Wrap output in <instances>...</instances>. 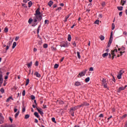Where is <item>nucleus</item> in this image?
<instances>
[{
  "label": "nucleus",
  "mask_w": 127,
  "mask_h": 127,
  "mask_svg": "<svg viewBox=\"0 0 127 127\" xmlns=\"http://www.w3.org/2000/svg\"><path fill=\"white\" fill-rule=\"evenodd\" d=\"M35 16L33 17V18H30L28 20V23L30 24L33 21V24L32 26H36L38 24V22L41 21L42 20V13L40 12V7H38L35 11L34 14Z\"/></svg>",
  "instance_id": "f257e3e1"
},
{
  "label": "nucleus",
  "mask_w": 127,
  "mask_h": 127,
  "mask_svg": "<svg viewBox=\"0 0 127 127\" xmlns=\"http://www.w3.org/2000/svg\"><path fill=\"white\" fill-rule=\"evenodd\" d=\"M87 71H88L87 69H85L80 72L77 75L78 78H81V77H83V76H85Z\"/></svg>",
  "instance_id": "f03ea898"
},
{
  "label": "nucleus",
  "mask_w": 127,
  "mask_h": 127,
  "mask_svg": "<svg viewBox=\"0 0 127 127\" xmlns=\"http://www.w3.org/2000/svg\"><path fill=\"white\" fill-rule=\"evenodd\" d=\"M112 41H113V32H112L111 33L110 40L109 41V43L108 44L107 47H110V46H111V44H112Z\"/></svg>",
  "instance_id": "7ed1b4c3"
},
{
  "label": "nucleus",
  "mask_w": 127,
  "mask_h": 127,
  "mask_svg": "<svg viewBox=\"0 0 127 127\" xmlns=\"http://www.w3.org/2000/svg\"><path fill=\"white\" fill-rule=\"evenodd\" d=\"M102 85L104 87V88H108V83H107V80L105 78H103L102 81Z\"/></svg>",
  "instance_id": "20e7f679"
},
{
  "label": "nucleus",
  "mask_w": 127,
  "mask_h": 127,
  "mask_svg": "<svg viewBox=\"0 0 127 127\" xmlns=\"http://www.w3.org/2000/svg\"><path fill=\"white\" fill-rule=\"evenodd\" d=\"M3 81V78H2V72L0 70V87H1V84Z\"/></svg>",
  "instance_id": "39448f33"
},
{
  "label": "nucleus",
  "mask_w": 127,
  "mask_h": 127,
  "mask_svg": "<svg viewBox=\"0 0 127 127\" xmlns=\"http://www.w3.org/2000/svg\"><path fill=\"white\" fill-rule=\"evenodd\" d=\"M124 70H121L119 72V73L118 74V75L117 76V78L118 79H122V75H123V74H124Z\"/></svg>",
  "instance_id": "423d86ee"
},
{
  "label": "nucleus",
  "mask_w": 127,
  "mask_h": 127,
  "mask_svg": "<svg viewBox=\"0 0 127 127\" xmlns=\"http://www.w3.org/2000/svg\"><path fill=\"white\" fill-rule=\"evenodd\" d=\"M77 109H78V108L77 107V106L73 107L70 108L69 112L74 113V112H75V111H76V110H77Z\"/></svg>",
  "instance_id": "0eeeda50"
},
{
  "label": "nucleus",
  "mask_w": 127,
  "mask_h": 127,
  "mask_svg": "<svg viewBox=\"0 0 127 127\" xmlns=\"http://www.w3.org/2000/svg\"><path fill=\"white\" fill-rule=\"evenodd\" d=\"M37 110L38 111V113L40 114L41 116H43L44 115V113L42 111V109H38V108H37Z\"/></svg>",
  "instance_id": "6e6552de"
},
{
  "label": "nucleus",
  "mask_w": 127,
  "mask_h": 127,
  "mask_svg": "<svg viewBox=\"0 0 127 127\" xmlns=\"http://www.w3.org/2000/svg\"><path fill=\"white\" fill-rule=\"evenodd\" d=\"M10 45H11V43L10 42H9L5 48L6 51H7V50L9 49V47H10Z\"/></svg>",
  "instance_id": "1a4fd4ad"
},
{
  "label": "nucleus",
  "mask_w": 127,
  "mask_h": 127,
  "mask_svg": "<svg viewBox=\"0 0 127 127\" xmlns=\"http://www.w3.org/2000/svg\"><path fill=\"white\" fill-rule=\"evenodd\" d=\"M10 100H12V101H13V98H12V96H10L9 98H8L6 101V103H8L9 102H10Z\"/></svg>",
  "instance_id": "9d476101"
},
{
  "label": "nucleus",
  "mask_w": 127,
  "mask_h": 127,
  "mask_svg": "<svg viewBox=\"0 0 127 127\" xmlns=\"http://www.w3.org/2000/svg\"><path fill=\"white\" fill-rule=\"evenodd\" d=\"M35 76H36V77H38V78H40V77H41V75H40V74L39 73H38V72H36L34 73Z\"/></svg>",
  "instance_id": "9b49d317"
},
{
  "label": "nucleus",
  "mask_w": 127,
  "mask_h": 127,
  "mask_svg": "<svg viewBox=\"0 0 127 127\" xmlns=\"http://www.w3.org/2000/svg\"><path fill=\"white\" fill-rule=\"evenodd\" d=\"M3 120H4L3 116H2L1 115H0V124H1V122H2Z\"/></svg>",
  "instance_id": "f8f14e48"
},
{
  "label": "nucleus",
  "mask_w": 127,
  "mask_h": 127,
  "mask_svg": "<svg viewBox=\"0 0 127 127\" xmlns=\"http://www.w3.org/2000/svg\"><path fill=\"white\" fill-rule=\"evenodd\" d=\"M108 55V53H105L102 55V57H103V58H105V57H107Z\"/></svg>",
  "instance_id": "ddd939ff"
},
{
  "label": "nucleus",
  "mask_w": 127,
  "mask_h": 127,
  "mask_svg": "<svg viewBox=\"0 0 127 127\" xmlns=\"http://www.w3.org/2000/svg\"><path fill=\"white\" fill-rule=\"evenodd\" d=\"M52 4H53V1H52V0H50V1L48 2V5H49V6H50V7H51V6H52Z\"/></svg>",
  "instance_id": "4468645a"
},
{
  "label": "nucleus",
  "mask_w": 127,
  "mask_h": 127,
  "mask_svg": "<svg viewBox=\"0 0 127 127\" xmlns=\"http://www.w3.org/2000/svg\"><path fill=\"white\" fill-rule=\"evenodd\" d=\"M69 17H70V15H67L65 16L64 22H66L67 21V19H68Z\"/></svg>",
  "instance_id": "2eb2a0df"
},
{
  "label": "nucleus",
  "mask_w": 127,
  "mask_h": 127,
  "mask_svg": "<svg viewBox=\"0 0 127 127\" xmlns=\"http://www.w3.org/2000/svg\"><path fill=\"white\" fill-rule=\"evenodd\" d=\"M28 68H30L31 66H32V62H31L30 63L27 64Z\"/></svg>",
  "instance_id": "dca6fc26"
},
{
  "label": "nucleus",
  "mask_w": 127,
  "mask_h": 127,
  "mask_svg": "<svg viewBox=\"0 0 127 127\" xmlns=\"http://www.w3.org/2000/svg\"><path fill=\"white\" fill-rule=\"evenodd\" d=\"M99 38L101 40V41H103V40H104L105 39V37L103 35H101L100 36H99Z\"/></svg>",
  "instance_id": "f3484780"
},
{
  "label": "nucleus",
  "mask_w": 127,
  "mask_h": 127,
  "mask_svg": "<svg viewBox=\"0 0 127 127\" xmlns=\"http://www.w3.org/2000/svg\"><path fill=\"white\" fill-rule=\"evenodd\" d=\"M34 116L36 117V118H38V119H39V115L38 114V113L37 112H35L34 113Z\"/></svg>",
  "instance_id": "a211bd4d"
},
{
  "label": "nucleus",
  "mask_w": 127,
  "mask_h": 127,
  "mask_svg": "<svg viewBox=\"0 0 127 127\" xmlns=\"http://www.w3.org/2000/svg\"><path fill=\"white\" fill-rule=\"evenodd\" d=\"M15 46H16V42H14L12 45V49H14V48H15Z\"/></svg>",
  "instance_id": "6ab92c4d"
},
{
  "label": "nucleus",
  "mask_w": 127,
  "mask_h": 127,
  "mask_svg": "<svg viewBox=\"0 0 127 127\" xmlns=\"http://www.w3.org/2000/svg\"><path fill=\"white\" fill-rule=\"evenodd\" d=\"M71 38H72L71 37V35L68 34V36H67V40H68V41H70L71 40Z\"/></svg>",
  "instance_id": "aec40b11"
},
{
  "label": "nucleus",
  "mask_w": 127,
  "mask_h": 127,
  "mask_svg": "<svg viewBox=\"0 0 127 127\" xmlns=\"http://www.w3.org/2000/svg\"><path fill=\"white\" fill-rule=\"evenodd\" d=\"M126 89V87H121L119 88V92H121V91H123V90H125Z\"/></svg>",
  "instance_id": "412c9836"
},
{
  "label": "nucleus",
  "mask_w": 127,
  "mask_h": 127,
  "mask_svg": "<svg viewBox=\"0 0 127 127\" xmlns=\"http://www.w3.org/2000/svg\"><path fill=\"white\" fill-rule=\"evenodd\" d=\"M4 127H13V126L12 125H7L6 124Z\"/></svg>",
  "instance_id": "4be33fe9"
},
{
  "label": "nucleus",
  "mask_w": 127,
  "mask_h": 127,
  "mask_svg": "<svg viewBox=\"0 0 127 127\" xmlns=\"http://www.w3.org/2000/svg\"><path fill=\"white\" fill-rule=\"evenodd\" d=\"M28 7H31V5H32V2L30 1L28 3Z\"/></svg>",
  "instance_id": "5701e85b"
},
{
  "label": "nucleus",
  "mask_w": 127,
  "mask_h": 127,
  "mask_svg": "<svg viewBox=\"0 0 127 127\" xmlns=\"http://www.w3.org/2000/svg\"><path fill=\"white\" fill-rule=\"evenodd\" d=\"M60 46L61 47H68L67 46V44H65L60 45Z\"/></svg>",
  "instance_id": "b1692460"
},
{
  "label": "nucleus",
  "mask_w": 127,
  "mask_h": 127,
  "mask_svg": "<svg viewBox=\"0 0 127 127\" xmlns=\"http://www.w3.org/2000/svg\"><path fill=\"white\" fill-rule=\"evenodd\" d=\"M89 81H90V77H87L85 79V83H88V82H89Z\"/></svg>",
  "instance_id": "393cba45"
},
{
  "label": "nucleus",
  "mask_w": 127,
  "mask_h": 127,
  "mask_svg": "<svg viewBox=\"0 0 127 127\" xmlns=\"http://www.w3.org/2000/svg\"><path fill=\"white\" fill-rule=\"evenodd\" d=\"M77 57H78V59H81V56H80V52H77Z\"/></svg>",
  "instance_id": "a878e982"
},
{
  "label": "nucleus",
  "mask_w": 127,
  "mask_h": 127,
  "mask_svg": "<svg viewBox=\"0 0 127 127\" xmlns=\"http://www.w3.org/2000/svg\"><path fill=\"white\" fill-rule=\"evenodd\" d=\"M58 67H59V64H56L54 65L55 69H57V68H58Z\"/></svg>",
  "instance_id": "bb28decb"
},
{
  "label": "nucleus",
  "mask_w": 127,
  "mask_h": 127,
  "mask_svg": "<svg viewBox=\"0 0 127 127\" xmlns=\"http://www.w3.org/2000/svg\"><path fill=\"white\" fill-rule=\"evenodd\" d=\"M117 8L119 10L122 11V10H123V6H118V7H117Z\"/></svg>",
  "instance_id": "cd10ccee"
},
{
  "label": "nucleus",
  "mask_w": 127,
  "mask_h": 127,
  "mask_svg": "<svg viewBox=\"0 0 127 127\" xmlns=\"http://www.w3.org/2000/svg\"><path fill=\"white\" fill-rule=\"evenodd\" d=\"M18 115H19V111H18L15 114V119H16L17 118V117L18 116Z\"/></svg>",
  "instance_id": "c85d7f7f"
},
{
  "label": "nucleus",
  "mask_w": 127,
  "mask_h": 127,
  "mask_svg": "<svg viewBox=\"0 0 127 127\" xmlns=\"http://www.w3.org/2000/svg\"><path fill=\"white\" fill-rule=\"evenodd\" d=\"M29 84V79L26 80L25 86H27Z\"/></svg>",
  "instance_id": "c756f323"
},
{
  "label": "nucleus",
  "mask_w": 127,
  "mask_h": 127,
  "mask_svg": "<svg viewBox=\"0 0 127 127\" xmlns=\"http://www.w3.org/2000/svg\"><path fill=\"white\" fill-rule=\"evenodd\" d=\"M77 108H81V107H84V103H83L80 105H78L76 106Z\"/></svg>",
  "instance_id": "7c9ffc66"
},
{
  "label": "nucleus",
  "mask_w": 127,
  "mask_h": 127,
  "mask_svg": "<svg viewBox=\"0 0 127 127\" xmlns=\"http://www.w3.org/2000/svg\"><path fill=\"white\" fill-rule=\"evenodd\" d=\"M121 3H122V5H125V3H126V1L124 0H121Z\"/></svg>",
  "instance_id": "2f4dec72"
},
{
  "label": "nucleus",
  "mask_w": 127,
  "mask_h": 127,
  "mask_svg": "<svg viewBox=\"0 0 127 127\" xmlns=\"http://www.w3.org/2000/svg\"><path fill=\"white\" fill-rule=\"evenodd\" d=\"M44 48H47L48 47V45L47 44H44L43 45Z\"/></svg>",
  "instance_id": "473e14b6"
},
{
  "label": "nucleus",
  "mask_w": 127,
  "mask_h": 127,
  "mask_svg": "<svg viewBox=\"0 0 127 127\" xmlns=\"http://www.w3.org/2000/svg\"><path fill=\"white\" fill-rule=\"evenodd\" d=\"M52 121L53 123H55V124H56V121L55 120V118H52Z\"/></svg>",
  "instance_id": "72a5a7b5"
},
{
  "label": "nucleus",
  "mask_w": 127,
  "mask_h": 127,
  "mask_svg": "<svg viewBox=\"0 0 127 127\" xmlns=\"http://www.w3.org/2000/svg\"><path fill=\"white\" fill-rule=\"evenodd\" d=\"M4 32L6 33L8 32V28L7 27H5L4 29Z\"/></svg>",
  "instance_id": "f704fd0d"
},
{
  "label": "nucleus",
  "mask_w": 127,
  "mask_h": 127,
  "mask_svg": "<svg viewBox=\"0 0 127 127\" xmlns=\"http://www.w3.org/2000/svg\"><path fill=\"white\" fill-rule=\"evenodd\" d=\"M115 23H112V30H114V29H115Z\"/></svg>",
  "instance_id": "c9c22d12"
},
{
  "label": "nucleus",
  "mask_w": 127,
  "mask_h": 127,
  "mask_svg": "<svg viewBox=\"0 0 127 127\" xmlns=\"http://www.w3.org/2000/svg\"><path fill=\"white\" fill-rule=\"evenodd\" d=\"M49 24V20H45V24Z\"/></svg>",
  "instance_id": "e433bc0d"
},
{
  "label": "nucleus",
  "mask_w": 127,
  "mask_h": 127,
  "mask_svg": "<svg viewBox=\"0 0 127 127\" xmlns=\"http://www.w3.org/2000/svg\"><path fill=\"white\" fill-rule=\"evenodd\" d=\"M100 22V20H96L95 21V22H94V23L95 24H99V23Z\"/></svg>",
  "instance_id": "4c0bfd02"
},
{
  "label": "nucleus",
  "mask_w": 127,
  "mask_h": 127,
  "mask_svg": "<svg viewBox=\"0 0 127 127\" xmlns=\"http://www.w3.org/2000/svg\"><path fill=\"white\" fill-rule=\"evenodd\" d=\"M84 106H89L90 104L88 103L87 102H83Z\"/></svg>",
  "instance_id": "58836bf2"
},
{
  "label": "nucleus",
  "mask_w": 127,
  "mask_h": 127,
  "mask_svg": "<svg viewBox=\"0 0 127 127\" xmlns=\"http://www.w3.org/2000/svg\"><path fill=\"white\" fill-rule=\"evenodd\" d=\"M0 92L2 93V94H3L4 93V89L3 88H1Z\"/></svg>",
  "instance_id": "ea45409f"
},
{
  "label": "nucleus",
  "mask_w": 127,
  "mask_h": 127,
  "mask_svg": "<svg viewBox=\"0 0 127 127\" xmlns=\"http://www.w3.org/2000/svg\"><path fill=\"white\" fill-rule=\"evenodd\" d=\"M75 86H80V83L79 82L77 81L75 83Z\"/></svg>",
  "instance_id": "a19ab883"
},
{
  "label": "nucleus",
  "mask_w": 127,
  "mask_h": 127,
  "mask_svg": "<svg viewBox=\"0 0 127 127\" xmlns=\"http://www.w3.org/2000/svg\"><path fill=\"white\" fill-rule=\"evenodd\" d=\"M29 118V115L27 114L25 116V119H27Z\"/></svg>",
  "instance_id": "79ce46f5"
},
{
  "label": "nucleus",
  "mask_w": 127,
  "mask_h": 127,
  "mask_svg": "<svg viewBox=\"0 0 127 127\" xmlns=\"http://www.w3.org/2000/svg\"><path fill=\"white\" fill-rule=\"evenodd\" d=\"M121 50H125V47H122L121 49V48H118V51H120Z\"/></svg>",
  "instance_id": "37998d69"
},
{
  "label": "nucleus",
  "mask_w": 127,
  "mask_h": 127,
  "mask_svg": "<svg viewBox=\"0 0 127 127\" xmlns=\"http://www.w3.org/2000/svg\"><path fill=\"white\" fill-rule=\"evenodd\" d=\"M39 64V63H38V61H36V62H35V66H36V67H37V66H38Z\"/></svg>",
  "instance_id": "c03bdc74"
},
{
  "label": "nucleus",
  "mask_w": 127,
  "mask_h": 127,
  "mask_svg": "<svg viewBox=\"0 0 127 127\" xmlns=\"http://www.w3.org/2000/svg\"><path fill=\"white\" fill-rule=\"evenodd\" d=\"M112 118H113V116H111L109 118H108L107 119V120H108L107 123H109V121H110V120H111V119H112Z\"/></svg>",
  "instance_id": "a18cd8bd"
},
{
  "label": "nucleus",
  "mask_w": 127,
  "mask_h": 127,
  "mask_svg": "<svg viewBox=\"0 0 127 127\" xmlns=\"http://www.w3.org/2000/svg\"><path fill=\"white\" fill-rule=\"evenodd\" d=\"M111 54L112 55V56H114V55H116L115 54V52H114L113 51H111Z\"/></svg>",
  "instance_id": "49530a36"
},
{
  "label": "nucleus",
  "mask_w": 127,
  "mask_h": 127,
  "mask_svg": "<svg viewBox=\"0 0 127 127\" xmlns=\"http://www.w3.org/2000/svg\"><path fill=\"white\" fill-rule=\"evenodd\" d=\"M23 96H25V90H23L22 93Z\"/></svg>",
  "instance_id": "de8ad7c7"
},
{
  "label": "nucleus",
  "mask_w": 127,
  "mask_h": 127,
  "mask_svg": "<svg viewBox=\"0 0 127 127\" xmlns=\"http://www.w3.org/2000/svg\"><path fill=\"white\" fill-rule=\"evenodd\" d=\"M61 9H62V7H59L56 10H59V11H60V10H61Z\"/></svg>",
  "instance_id": "09e8293b"
},
{
  "label": "nucleus",
  "mask_w": 127,
  "mask_h": 127,
  "mask_svg": "<svg viewBox=\"0 0 127 127\" xmlns=\"http://www.w3.org/2000/svg\"><path fill=\"white\" fill-rule=\"evenodd\" d=\"M123 35H125V36H127V31L123 32Z\"/></svg>",
  "instance_id": "8fccbe9b"
},
{
  "label": "nucleus",
  "mask_w": 127,
  "mask_h": 127,
  "mask_svg": "<svg viewBox=\"0 0 127 127\" xmlns=\"http://www.w3.org/2000/svg\"><path fill=\"white\" fill-rule=\"evenodd\" d=\"M72 45H73V46L76 47V42L75 41L72 42Z\"/></svg>",
  "instance_id": "3c124183"
},
{
  "label": "nucleus",
  "mask_w": 127,
  "mask_h": 127,
  "mask_svg": "<svg viewBox=\"0 0 127 127\" xmlns=\"http://www.w3.org/2000/svg\"><path fill=\"white\" fill-rule=\"evenodd\" d=\"M89 71H94V67H90Z\"/></svg>",
  "instance_id": "603ef678"
},
{
  "label": "nucleus",
  "mask_w": 127,
  "mask_h": 127,
  "mask_svg": "<svg viewBox=\"0 0 127 127\" xmlns=\"http://www.w3.org/2000/svg\"><path fill=\"white\" fill-rule=\"evenodd\" d=\"M99 118H104V115H103V114H101L99 116Z\"/></svg>",
  "instance_id": "864d4df0"
},
{
  "label": "nucleus",
  "mask_w": 127,
  "mask_h": 127,
  "mask_svg": "<svg viewBox=\"0 0 127 127\" xmlns=\"http://www.w3.org/2000/svg\"><path fill=\"white\" fill-rule=\"evenodd\" d=\"M31 99L32 100H34L35 99V96L34 95H31Z\"/></svg>",
  "instance_id": "5fc2aeb1"
},
{
  "label": "nucleus",
  "mask_w": 127,
  "mask_h": 127,
  "mask_svg": "<svg viewBox=\"0 0 127 127\" xmlns=\"http://www.w3.org/2000/svg\"><path fill=\"white\" fill-rule=\"evenodd\" d=\"M22 113H24V112H25V107L22 108Z\"/></svg>",
  "instance_id": "6e6d98bb"
},
{
  "label": "nucleus",
  "mask_w": 127,
  "mask_h": 127,
  "mask_svg": "<svg viewBox=\"0 0 127 127\" xmlns=\"http://www.w3.org/2000/svg\"><path fill=\"white\" fill-rule=\"evenodd\" d=\"M98 16H99V18H102V17H103V14H100Z\"/></svg>",
  "instance_id": "4d7b16f0"
},
{
  "label": "nucleus",
  "mask_w": 127,
  "mask_h": 127,
  "mask_svg": "<svg viewBox=\"0 0 127 127\" xmlns=\"http://www.w3.org/2000/svg\"><path fill=\"white\" fill-rule=\"evenodd\" d=\"M102 5L103 6H105V5H106V2H103L102 3Z\"/></svg>",
  "instance_id": "13d9d810"
},
{
  "label": "nucleus",
  "mask_w": 127,
  "mask_h": 127,
  "mask_svg": "<svg viewBox=\"0 0 127 127\" xmlns=\"http://www.w3.org/2000/svg\"><path fill=\"white\" fill-rule=\"evenodd\" d=\"M119 15H120V16H123V12L122 11L120 12Z\"/></svg>",
  "instance_id": "bf43d9fd"
},
{
  "label": "nucleus",
  "mask_w": 127,
  "mask_h": 127,
  "mask_svg": "<svg viewBox=\"0 0 127 127\" xmlns=\"http://www.w3.org/2000/svg\"><path fill=\"white\" fill-rule=\"evenodd\" d=\"M19 39V37H16L15 39V41H17V40Z\"/></svg>",
  "instance_id": "052dcab7"
},
{
  "label": "nucleus",
  "mask_w": 127,
  "mask_h": 127,
  "mask_svg": "<svg viewBox=\"0 0 127 127\" xmlns=\"http://www.w3.org/2000/svg\"><path fill=\"white\" fill-rule=\"evenodd\" d=\"M36 106H37V105H36V104H35V105H33L32 107H33V108H34V109H35V108H36V109H37V107H36Z\"/></svg>",
  "instance_id": "680f3d73"
},
{
  "label": "nucleus",
  "mask_w": 127,
  "mask_h": 127,
  "mask_svg": "<svg viewBox=\"0 0 127 127\" xmlns=\"http://www.w3.org/2000/svg\"><path fill=\"white\" fill-rule=\"evenodd\" d=\"M53 7H54V8H55V7H57V5L56 4H54L53 5Z\"/></svg>",
  "instance_id": "e2e57ef3"
},
{
  "label": "nucleus",
  "mask_w": 127,
  "mask_h": 127,
  "mask_svg": "<svg viewBox=\"0 0 127 127\" xmlns=\"http://www.w3.org/2000/svg\"><path fill=\"white\" fill-rule=\"evenodd\" d=\"M43 106L44 109H46V108H47V107L46 106V105H45V104H43Z\"/></svg>",
  "instance_id": "0e129e2a"
},
{
  "label": "nucleus",
  "mask_w": 127,
  "mask_h": 127,
  "mask_svg": "<svg viewBox=\"0 0 127 127\" xmlns=\"http://www.w3.org/2000/svg\"><path fill=\"white\" fill-rule=\"evenodd\" d=\"M108 57L110 59L112 58V55L110 53L109 54V57Z\"/></svg>",
  "instance_id": "69168bd1"
},
{
  "label": "nucleus",
  "mask_w": 127,
  "mask_h": 127,
  "mask_svg": "<svg viewBox=\"0 0 127 127\" xmlns=\"http://www.w3.org/2000/svg\"><path fill=\"white\" fill-rule=\"evenodd\" d=\"M71 116H72V117H74V112H70Z\"/></svg>",
  "instance_id": "338daca9"
},
{
  "label": "nucleus",
  "mask_w": 127,
  "mask_h": 127,
  "mask_svg": "<svg viewBox=\"0 0 127 127\" xmlns=\"http://www.w3.org/2000/svg\"><path fill=\"white\" fill-rule=\"evenodd\" d=\"M60 5L61 6H64V3H61L60 4Z\"/></svg>",
  "instance_id": "774afa93"
}]
</instances>
